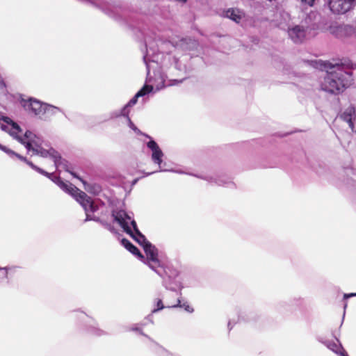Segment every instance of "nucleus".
Here are the masks:
<instances>
[{
    "instance_id": "1",
    "label": "nucleus",
    "mask_w": 356,
    "mask_h": 356,
    "mask_svg": "<svg viewBox=\"0 0 356 356\" xmlns=\"http://www.w3.org/2000/svg\"><path fill=\"white\" fill-rule=\"evenodd\" d=\"M327 75L321 83L323 90L330 93H339L348 87L352 81V72L343 64L323 63Z\"/></svg>"
},
{
    "instance_id": "2",
    "label": "nucleus",
    "mask_w": 356,
    "mask_h": 356,
    "mask_svg": "<svg viewBox=\"0 0 356 356\" xmlns=\"http://www.w3.org/2000/svg\"><path fill=\"white\" fill-rule=\"evenodd\" d=\"M112 216L114 221L119 224L124 232L129 234L143 248V245H146L147 243H150L139 230L136 222L125 211L113 210L112 211Z\"/></svg>"
},
{
    "instance_id": "3",
    "label": "nucleus",
    "mask_w": 356,
    "mask_h": 356,
    "mask_svg": "<svg viewBox=\"0 0 356 356\" xmlns=\"http://www.w3.org/2000/svg\"><path fill=\"white\" fill-rule=\"evenodd\" d=\"M147 138L149 140L147 143V147L152 151L151 159L152 162L157 165L158 168L154 172L147 173V175H150L157 172H166L168 170L165 168L166 163L163 162V157L164 156L161 149L159 147L157 143L149 135H147Z\"/></svg>"
},
{
    "instance_id": "4",
    "label": "nucleus",
    "mask_w": 356,
    "mask_h": 356,
    "mask_svg": "<svg viewBox=\"0 0 356 356\" xmlns=\"http://www.w3.org/2000/svg\"><path fill=\"white\" fill-rule=\"evenodd\" d=\"M143 250L146 254L144 259H140L144 264H147L152 270L159 274L157 268L160 267L161 262L158 258L159 250L152 243H147L143 245Z\"/></svg>"
},
{
    "instance_id": "5",
    "label": "nucleus",
    "mask_w": 356,
    "mask_h": 356,
    "mask_svg": "<svg viewBox=\"0 0 356 356\" xmlns=\"http://www.w3.org/2000/svg\"><path fill=\"white\" fill-rule=\"evenodd\" d=\"M39 156L43 158L50 156L53 159L54 165L56 168H61L64 170L70 172V167L67 161L63 159L60 154L54 149L51 148L49 149H45L40 146Z\"/></svg>"
},
{
    "instance_id": "6",
    "label": "nucleus",
    "mask_w": 356,
    "mask_h": 356,
    "mask_svg": "<svg viewBox=\"0 0 356 356\" xmlns=\"http://www.w3.org/2000/svg\"><path fill=\"white\" fill-rule=\"evenodd\" d=\"M21 104L29 113L38 117L40 119L44 118L42 116V111L45 103H43L35 98L30 97L26 100L22 99Z\"/></svg>"
},
{
    "instance_id": "7",
    "label": "nucleus",
    "mask_w": 356,
    "mask_h": 356,
    "mask_svg": "<svg viewBox=\"0 0 356 356\" xmlns=\"http://www.w3.org/2000/svg\"><path fill=\"white\" fill-rule=\"evenodd\" d=\"M1 120L6 122L7 124H1V129L8 132L13 138L16 139L19 143H23V138L19 135V133L22 132V129L19 125L12 120L8 117H1Z\"/></svg>"
},
{
    "instance_id": "8",
    "label": "nucleus",
    "mask_w": 356,
    "mask_h": 356,
    "mask_svg": "<svg viewBox=\"0 0 356 356\" xmlns=\"http://www.w3.org/2000/svg\"><path fill=\"white\" fill-rule=\"evenodd\" d=\"M356 0H329L330 10L334 14H344L355 5Z\"/></svg>"
},
{
    "instance_id": "9",
    "label": "nucleus",
    "mask_w": 356,
    "mask_h": 356,
    "mask_svg": "<svg viewBox=\"0 0 356 356\" xmlns=\"http://www.w3.org/2000/svg\"><path fill=\"white\" fill-rule=\"evenodd\" d=\"M330 32L337 38H342L350 35L353 33V28L346 24H332L330 27Z\"/></svg>"
},
{
    "instance_id": "10",
    "label": "nucleus",
    "mask_w": 356,
    "mask_h": 356,
    "mask_svg": "<svg viewBox=\"0 0 356 356\" xmlns=\"http://www.w3.org/2000/svg\"><path fill=\"white\" fill-rule=\"evenodd\" d=\"M202 179L210 183H215L218 186H231L234 185L231 179L222 174L213 175H204V176L202 175Z\"/></svg>"
},
{
    "instance_id": "11",
    "label": "nucleus",
    "mask_w": 356,
    "mask_h": 356,
    "mask_svg": "<svg viewBox=\"0 0 356 356\" xmlns=\"http://www.w3.org/2000/svg\"><path fill=\"white\" fill-rule=\"evenodd\" d=\"M83 207L86 213H95L99 209L98 205L86 193V196L79 195L76 200Z\"/></svg>"
},
{
    "instance_id": "12",
    "label": "nucleus",
    "mask_w": 356,
    "mask_h": 356,
    "mask_svg": "<svg viewBox=\"0 0 356 356\" xmlns=\"http://www.w3.org/2000/svg\"><path fill=\"white\" fill-rule=\"evenodd\" d=\"M305 27L306 25H293L289 30L288 31V34L289 38L294 42H300L305 37Z\"/></svg>"
},
{
    "instance_id": "13",
    "label": "nucleus",
    "mask_w": 356,
    "mask_h": 356,
    "mask_svg": "<svg viewBox=\"0 0 356 356\" xmlns=\"http://www.w3.org/2000/svg\"><path fill=\"white\" fill-rule=\"evenodd\" d=\"M58 186L65 193L72 195L76 200L78 199V196L82 195L86 196V193L79 189L77 187L72 184L71 183L64 182L63 181H59Z\"/></svg>"
},
{
    "instance_id": "14",
    "label": "nucleus",
    "mask_w": 356,
    "mask_h": 356,
    "mask_svg": "<svg viewBox=\"0 0 356 356\" xmlns=\"http://www.w3.org/2000/svg\"><path fill=\"white\" fill-rule=\"evenodd\" d=\"M153 90V87L150 85H144L136 93V95L129 101V102L123 106L124 111L127 108L129 110V108L134 106L139 97H142L148 95Z\"/></svg>"
},
{
    "instance_id": "15",
    "label": "nucleus",
    "mask_w": 356,
    "mask_h": 356,
    "mask_svg": "<svg viewBox=\"0 0 356 356\" xmlns=\"http://www.w3.org/2000/svg\"><path fill=\"white\" fill-rule=\"evenodd\" d=\"M222 15L239 24L245 18V13L238 8H229L224 10Z\"/></svg>"
},
{
    "instance_id": "16",
    "label": "nucleus",
    "mask_w": 356,
    "mask_h": 356,
    "mask_svg": "<svg viewBox=\"0 0 356 356\" xmlns=\"http://www.w3.org/2000/svg\"><path fill=\"white\" fill-rule=\"evenodd\" d=\"M20 161L26 163L29 167H31L33 170H35L38 173L48 177L49 179H51L53 182H54L56 185H59L58 179L59 181H63L60 177L54 176L53 174L49 173L43 169L40 168V167L35 165L33 162L29 161L26 157L25 160L24 159H19Z\"/></svg>"
},
{
    "instance_id": "17",
    "label": "nucleus",
    "mask_w": 356,
    "mask_h": 356,
    "mask_svg": "<svg viewBox=\"0 0 356 356\" xmlns=\"http://www.w3.org/2000/svg\"><path fill=\"white\" fill-rule=\"evenodd\" d=\"M294 25V22L288 12L282 11L280 13V19L278 26L281 29L287 30V31Z\"/></svg>"
},
{
    "instance_id": "18",
    "label": "nucleus",
    "mask_w": 356,
    "mask_h": 356,
    "mask_svg": "<svg viewBox=\"0 0 356 356\" xmlns=\"http://www.w3.org/2000/svg\"><path fill=\"white\" fill-rule=\"evenodd\" d=\"M320 341L322 343H323L327 348L333 351L337 355H339V356H343V353H346V350L342 347V346L340 344L338 339H337L336 341L320 340Z\"/></svg>"
},
{
    "instance_id": "19",
    "label": "nucleus",
    "mask_w": 356,
    "mask_h": 356,
    "mask_svg": "<svg viewBox=\"0 0 356 356\" xmlns=\"http://www.w3.org/2000/svg\"><path fill=\"white\" fill-rule=\"evenodd\" d=\"M61 109L57 106L45 103L42 111V116L44 118H41L42 120H49L52 116L55 115L58 112H61Z\"/></svg>"
},
{
    "instance_id": "20",
    "label": "nucleus",
    "mask_w": 356,
    "mask_h": 356,
    "mask_svg": "<svg viewBox=\"0 0 356 356\" xmlns=\"http://www.w3.org/2000/svg\"><path fill=\"white\" fill-rule=\"evenodd\" d=\"M74 177H76L79 179H80L83 185H84V187H85V189L90 193H92L94 195H98L101 191H102V188L101 186L97 184H89V183H86V181H84L83 180H82L75 172H73L72 171L70 170L69 172Z\"/></svg>"
},
{
    "instance_id": "21",
    "label": "nucleus",
    "mask_w": 356,
    "mask_h": 356,
    "mask_svg": "<svg viewBox=\"0 0 356 356\" xmlns=\"http://www.w3.org/2000/svg\"><path fill=\"white\" fill-rule=\"evenodd\" d=\"M122 245L131 253L136 256L139 259H144V255L140 252L139 249L135 246L127 238H122Z\"/></svg>"
},
{
    "instance_id": "22",
    "label": "nucleus",
    "mask_w": 356,
    "mask_h": 356,
    "mask_svg": "<svg viewBox=\"0 0 356 356\" xmlns=\"http://www.w3.org/2000/svg\"><path fill=\"white\" fill-rule=\"evenodd\" d=\"M341 118L348 122L350 128L353 129V120L355 118V111L352 106L347 108L345 111L341 114Z\"/></svg>"
},
{
    "instance_id": "23",
    "label": "nucleus",
    "mask_w": 356,
    "mask_h": 356,
    "mask_svg": "<svg viewBox=\"0 0 356 356\" xmlns=\"http://www.w3.org/2000/svg\"><path fill=\"white\" fill-rule=\"evenodd\" d=\"M181 48L186 51H191L196 49L198 46L197 40L191 38H186L180 41Z\"/></svg>"
},
{
    "instance_id": "24",
    "label": "nucleus",
    "mask_w": 356,
    "mask_h": 356,
    "mask_svg": "<svg viewBox=\"0 0 356 356\" xmlns=\"http://www.w3.org/2000/svg\"><path fill=\"white\" fill-rule=\"evenodd\" d=\"M97 324L93 320L92 322L87 325L88 332L95 336L100 337L106 334V332L103 330L97 327Z\"/></svg>"
},
{
    "instance_id": "25",
    "label": "nucleus",
    "mask_w": 356,
    "mask_h": 356,
    "mask_svg": "<svg viewBox=\"0 0 356 356\" xmlns=\"http://www.w3.org/2000/svg\"><path fill=\"white\" fill-rule=\"evenodd\" d=\"M22 138H24L25 143H30V144L34 145L35 146H38V143H39L37 140L38 138L36 135L29 130H27Z\"/></svg>"
},
{
    "instance_id": "26",
    "label": "nucleus",
    "mask_w": 356,
    "mask_h": 356,
    "mask_svg": "<svg viewBox=\"0 0 356 356\" xmlns=\"http://www.w3.org/2000/svg\"><path fill=\"white\" fill-rule=\"evenodd\" d=\"M0 149L4 152L11 159H24L25 160V157L20 155L19 154L15 152V151L9 149L5 145L0 144Z\"/></svg>"
},
{
    "instance_id": "27",
    "label": "nucleus",
    "mask_w": 356,
    "mask_h": 356,
    "mask_svg": "<svg viewBox=\"0 0 356 356\" xmlns=\"http://www.w3.org/2000/svg\"><path fill=\"white\" fill-rule=\"evenodd\" d=\"M167 307L168 308H177V307L184 308V309L188 313H192L194 311L193 308L192 307H191L187 302H184L182 304L181 300L179 298H177L176 304L171 305H168Z\"/></svg>"
},
{
    "instance_id": "28",
    "label": "nucleus",
    "mask_w": 356,
    "mask_h": 356,
    "mask_svg": "<svg viewBox=\"0 0 356 356\" xmlns=\"http://www.w3.org/2000/svg\"><path fill=\"white\" fill-rule=\"evenodd\" d=\"M146 47H147V54L145 56H143V61L146 65L147 75H149V63L154 62V59H150V58H149L150 54L152 51V54H154L155 51L154 49H152L151 47L149 48L147 44H146Z\"/></svg>"
},
{
    "instance_id": "29",
    "label": "nucleus",
    "mask_w": 356,
    "mask_h": 356,
    "mask_svg": "<svg viewBox=\"0 0 356 356\" xmlns=\"http://www.w3.org/2000/svg\"><path fill=\"white\" fill-rule=\"evenodd\" d=\"M187 80V85L189 86H193L195 83H198V80L197 78H189V79H172L170 81L169 86H175L179 83H182L184 81Z\"/></svg>"
},
{
    "instance_id": "30",
    "label": "nucleus",
    "mask_w": 356,
    "mask_h": 356,
    "mask_svg": "<svg viewBox=\"0 0 356 356\" xmlns=\"http://www.w3.org/2000/svg\"><path fill=\"white\" fill-rule=\"evenodd\" d=\"M155 305H156V308H154V309H152V314H154V313H156L161 309H163V308H165V307L164 306L163 303V301L160 298H158L156 300V302H155ZM147 320H148L151 323H153V321H152V314H149L147 316Z\"/></svg>"
},
{
    "instance_id": "31",
    "label": "nucleus",
    "mask_w": 356,
    "mask_h": 356,
    "mask_svg": "<svg viewBox=\"0 0 356 356\" xmlns=\"http://www.w3.org/2000/svg\"><path fill=\"white\" fill-rule=\"evenodd\" d=\"M22 142L23 143L22 144L24 145V147L29 152L31 151L33 152V154L39 155L40 146L39 143H38V146H35L34 145L30 144V143H25V140L24 139Z\"/></svg>"
},
{
    "instance_id": "32",
    "label": "nucleus",
    "mask_w": 356,
    "mask_h": 356,
    "mask_svg": "<svg viewBox=\"0 0 356 356\" xmlns=\"http://www.w3.org/2000/svg\"><path fill=\"white\" fill-rule=\"evenodd\" d=\"M16 267L12 266H6V267H0V282L8 278L9 270L13 268H15Z\"/></svg>"
},
{
    "instance_id": "33",
    "label": "nucleus",
    "mask_w": 356,
    "mask_h": 356,
    "mask_svg": "<svg viewBox=\"0 0 356 356\" xmlns=\"http://www.w3.org/2000/svg\"><path fill=\"white\" fill-rule=\"evenodd\" d=\"M129 110L127 108L124 111L123 107L119 110L115 111L111 113V118H118L120 116L124 117L126 119L129 117Z\"/></svg>"
},
{
    "instance_id": "34",
    "label": "nucleus",
    "mask_w": 356,
    "mask_h": 356,
    "mask_svg": "<svg viewBox=\"0 0 356 356\" xmlns=\"http://www.w3.org/2000/svg\"><path fill=\"white\" fill-rule=\"evenodd\" d=\"M127 121L128 122V126L130 129H131L136 134L138 135H143L147 137L146 134L143 133L131 121L129 117H127Z\"/></svg>"
},
{
    "instance_id": "35",
    "label": "nucleus",
    "mask_w": 356,
    "mask_h": 356,
    "mask_svg": "<svg viewBox=\"0 0 356 356\" xmlns=\"http://www.w3.org/2000/svg\"><path fill=\"white\" fill-rule=\"evenodd\" d=\"M105 229H108L113 234H116L117 231L115 227L109 222H106L104 220L101 219V222H99Z\"/></svg>"
},
{
    "instance_id": "36",
    "label": "nucleus",
    "mask_w": 356,
    "mask_h": 356,
    "mask_svg": "<svg viewBox=\"0 0 356 356\" xmlns=\"http://www.w3.org/2000/svg\"><path fill=\"white\" fill-rule=\"evenodd\" d=\"M130 330H131V331H135V332H138L140 334H141V335H143V336L145 337H146V338H147L149 340H150L151 341H152V342L154 343V344L155 345V343H155L154 341H153V340H152V339H151L148 335L145 334L143 332L142 329H141V328H140L138 325H134V327H132L130 329Z\"/></svg>"
},
{
    "instance_id": "37",
    "label": "nucleus",
    "mask_w": 356,
    "mask_h": 356,
    "mask_svg": "<svg viewBox=\"0 0 356 356\" xmlns=\"http://www.w3.org/2000/svg\"><path fill=\"white\" fill-rule=\"evenodd\" d=\"M92 216H94L93 214H90V213L88 212V213H86V219H85V222H87V221H90V220H92Z\"/></svg>"
},
{
    "instance_id": "38",
    "label": "nucleus",
    "mask_w": 356,
    "mask_h": 356,
    "mask_svg": "<svg viewBox=\"0 0 356 356\" xmlns=\"http://www.w3.org/2000/svg\"><path fill=\"white\" fill-rule=\"evenodd\" d=\"M301 1L304 3H305L306 4L312 6H313L315 0H301Z\"/></svg>"
},
{
    "instance_id": "39",
    "label": "nucleus",
    "mask_w": 356,
    "mask_h": 356,
    "mask_svg": "<svg viewBox=\"0 0 356 356\" xmlns=\"http://www.w3.org/2000/svg\"><path fill=\"white\" fill-rule=\"evenodd\" d=\"M315 15L314 13H310L307 17L305 19V24L307 25L308 24V22H307V19H309V21H311L312 18Z\"/></svg>"
},
{
    "instance_id": "40",
    "label": "nucleus",
    "mask_w": 356,
    "mask_h": 356,
    "mask_svg": "<svg viewBox=\"0 0 356 356\" xmlns=\"http://www.w3.org/2000/svg\"><path fill=\"white\" fill-rule=\"evenodd\" d=\"M353 296H356V293H345L344 296H343V298L345 299H347L348 298H350V297H353Z\"/></svg>"
},
{
    "instance_id": "41",
    "label": "nucleus",
    "mask_w": 356,
    "mask_h": 356,
    "mask_svg": "<svg viewBox=\"0 0 356 356\" xmlns=\"http://www.w3.org/2000/svg\"><path fill=\"white\" fill-rule=\"evenodd\" d=\"M92 220L99 223L101 222V218L99 217L96 216H92Z\"/></svg>"
},
{
    "instance_id": "42",
    "label": "nucleus",
    "mask_w": 356,
    "mask_h": 356,
    "mask_svg": "<svg viewBox=\"0 0 356 356\" xmlns=\"http://www.w3.org/2000/svg\"><path fill=\"white\" fill-rule=\"evenodd\" d=\"M5 87V83L0 76V89H3Z\"/></svg>"
},
{
    "instance_id": "43",
    "label": "nucleus",
    "mask_w": 356,
    "mask_h": 356,
    "mask_svg": "<svg viewBox=\"0 0 356 356\" xmlns=\"http://www.w3.org/2000/svg\"><path fill=\"white\" fill-rule=\"evenodd\" d=\"M15 267H16L15 268H13V269H11V270H9V272H13V273H14V272L15 271V270H16L17 268H18V267H17V266H15Z\"/></svg>"
},
{
    "instance_id": "44",
    "label": "nucleus",
    "mask_w": 356,
    "mask_h": 356,
    "mask_svg": "<svg viewBox=\"0 0 356 356\" xmlns=\"http://www.w3.org/2000/svg\"><path fill=\"white\" fill-rule=\"evenodd\" d=\"M166 289H170L172 291H175L176 290L175 288H169L168 286H166Z\"/></svg>"
},
{
    "instance_id": "45",
    "label": "nucleus",
    "mask_w": 356,
    "mask_h": 356,
    "mask_svg": "<svg viewBox=\"0 0 356 356\" xmlns=\"http://www.w3.org/2000/svg\"><path fill=\"white\" fill-rule=\"evenodd\" d=\"M343 356H348L347 353H343Z\"/></svg>"
},
{
    "instance_id": "46",
    "label": "nucleus",
    "mask_w": 356,
    "mask_h": 356,
    "mask_svg": "<svg viewBox=\"0 0 356 356\" xmlns=\"http://www.w3.org/2000/svg\"><path fill=\"white\" fill-rule=\"evenodd\" d=\"M176 66H177V63L176 62ZM178 70H180V67H177Z\"/></svg>"
},
{
    "instance_id": "47",
    "label": "nucleus",
    "mask_w": 356,
    "mask_h": 356,
    "mask_svg": "<svg viewBox=\"0 0 356 356\" xmlns=\"http://www.w3.org/2000/svg\"><path fill=\"white\" fill-rule=\"evenodd\" d=\"M136 181H137V179H135V180L134 181V184H135Z\"/></svg>"
}]
</instances>
